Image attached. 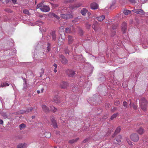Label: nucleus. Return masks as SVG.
I'll return each instance as SVG.
<instances>
[{
    "instance_id": "1",
    "label": "nucleus",
    "mask_w": 148,
    "mask_h": 148,
    "mask_svg": "<svg viewBox=\"0 0 148 148\" xmlns=\"http://www.w3.org/2000/svg\"><path fill=\"white\" fill-rule=\"evenodd\" d=\"M47 46L46 48L44 49V51L45 52H43L42 51V52L40 51L38 52V54L37 55L36 54H35V52L34 53H33V55L34 56V58H36L37 56L38 57H40L41 58H45L46 57V54L48 52L50 51L51 49V47L50 43H47Z\"/></svg>"
},
{
    "instance_id": "2",
    "label": "nucleus",
    "mask_w": 148,
    "mask_h": 148,
    "mask_svg": "<svg viewBox=\"0 0 148 148\" xmlns=\"http://www.w3.org/2000/svg\"><path fill=\"white\" fill-rule=\"evenodd\" d=\"M61 12L62 14H60V17L62 18L67 19L71 18L72 17V15L68 11V8H64L63 9H61Z\"/></svg>"
},
{
    "instance_id": "3",
    "label": "nucleus",
    "mask_w": 148,
    "mask_h": 148,
    "mask_svg": "<svg viewBox=\"0 0 148 148\" xmlns=\"http://www.w3.org/2000/svg\"><path fill=\"white\" fill-rule=\"evenodd\" d=\"M37 8H39L42 11L44 12H48L50 9L49 7L46 5L43 4V3H41L37 5Z\"/></svg>"
},
{
    "instance_id": "4",
    "label": "nucleus",
    "mask_w": 148,
    "mask_h": 148,
    "mask_svg": "<svg viewBox=\"0 0 148 148\" xmlns=\"http://www.w3.org/2000/svg\"><path fill=\"white\" fill-rule=\"evenodd\" d=\"M147 102L146 99L142 98L140 101V104L141 109L144 111L146 110Z\"/></svg>"
},
{
    "instance_id": "5",
    "label": "nucleus",
    "mask_w": 148,
    "mask_h": 148,
    "mask_svg": "<svg viewBox=\"0 0 148 148\" xmlns=\"http://www.w3.org/2000/svg\"><path fill=\"white\" fill-rule=\"evenodd\" d=\"M56 32L55 31H53L48 34L47 36V39L48 40H55L56 39Z\"/></svg>"
},
{
    "instance_id": "6",
    "label": "nucleus",
    "mask_w": 148,
    "mask_h": 148,
    "mask_svg": "<svg viewBox=\"0 0 148 148\" xmlns=\"http://www.w3.org/2000/svg\"><path fill=\"white\" fill-rule=\"evenodd\" d=\"M26 110H21L18 111V113L19 114H22L24 113L27 114L29 112L32 111L33 110V108L32 107H30L29 108H27Z\"/></svg>"
},
{
    "instance_id": "7",
    "label": "nucleus",
    "mask_w": 148,
    "mask_h": 148,
    "mask_svg": "<svg viewBox=\"0 0 148 148\" xmlns=\"http://www.w3.org/2000/svg\"><path fill=\"white\" fill-rule=\"evenodd\" d=\"M92 28L95 31H99L100 30V28L99 26L98 23L97 22L95 21L93 23Z\"/></svg>"
},
{
    "instance_id": "8",
    "label": "nucleus",
    "mask_w": 148,
    "mask_h": 148,
    "mask_svg": "<svg viewBox=\"0 0 148 148\" xmlns=\"http://www.w3.org/2000/svg\"><path fill=\"white\" fill-rule=\"evenodd\" d=\"M130 138L131 140L134 142L137 141L139 140V137L136 134H133L130 135Z\"/></svg>"
},
{
    "instance_id": "9",
    "label": "nucleus",
    "mask_w": 148,
    "mask_h": 148,
    "mask_svg": "<svg viewBox=\"0 0 148 148\" xmlns=\"http://www.w3.org/2000/svg\"><path fill=\"white\" fill-rule=\"evenodd\" d=\"M66 73L70 77H73L75 74V72L73 70L70 69L67 70L66 71Z\"/></svg>"
},
{
    "instance_id": "10",
    "label": "nucleus",
    "mask_w": 148,
    "mask_h": 148,
    "mask_svg": "<svg viewBox=\"0 0 148 148\" xmlns=\"http://www.w3.org/2000/svg\"><path fill=\"white\" fill-rule=\"evenodd\" d=\"M59 59L63 64H66L67 62V59L62 55H61L60 56Z\"/></svg>"
},
{
    "instance_id": "11",
    "label": "nucleus",
    "mask_w": 148,
    "mask_h": 148,
    "mask_svg": "<svg viewBox=\"0 0 148 148\" xmlns=\"http://www.w3.org/2000/svg\"><path fill=\"white\" fill-rule=\"evenodd\" d=\"M82 5L81 3H77L73 5H71L70 6L69 8L72 10H75L76 8L80 7Z\"/></svg>"
},
{
    "instance_id": "12",
    "label": "nucleus",
    "mask_w": 148,
    "mask_h": 148,
    "mask_svg": "<svg viewBox=\"0 0 148 148\" xmlns=\"http://www.w3.org/2000/svg\"><path fill=\"white\" fill-rule=\"evenodd\" d=\"M68 85V84L67 82L63 81L60 83V86L61 88L65 89L67 88Z\"/></svg>"
},
{
    "instance_id": "13",
    "label": "nucleus",
    "mask_w": 148,
    "mask_h": 148,
    "mask_svg": "<svg viewBox=\"0 0 148 148\" xmlns=\"http://www.w3.org/2000/svg\"><path fill=\"white\" fill-rule=\"evenodd\" d=\"M51 120L52 123L51 125L53 127L55 128H57L58 125L56 120L52 117L51 118Z\"/></svg>"
},
{
    "instance_id": "14",
    "label": "nucleus",
    "mask_w": 148,
    "mask_h": 148,
    "mask_svg": "<svg viewBox=\"0 0 148 148\" xmlns=\"http://www.w3.org/2000/svg\"><path fill=\"white\" fill-rule=\"evenodd\" d=\"M132 11L134 12L137 14H144V12L141 9H134L132 10Z\"/></svg>"
},
{
    "instance_id": "15",
    "label": "nucleus",
    "mask_w": 148,
    "mask_h": 148,
    "mask_svg": "<svg viewBox=\"0 0 148 148\" xmlns=\"http://www.w3.org/2000/svg\"><path fill=\"white\" fill-rule=\"evenodd\" d=\"M127 23L125 22H123L122 24L121 29L123 33H126L125 30L127 29Z\"/></svg>"
},
{
    "instance_id": "16",
    "label": "nucleus",
    "mask_w": 148,
    "mask_h": 148,
    "mask_svg": "<svg viewBox=\"0 0 148 148\" xmlns=\"http://www.w3.org/2000/svg\"><path fill=\"white\" fill-rule=\"evenodd\" d=\"M91 8L92 10H95L98 8V5L95 3H92L90 5Z\"/></svg>"
},
{
    "instance_id": "17",
    "label": "nucleus",
    "mask_w": 148,
    "mask_h": 148,
    "mask_svg": "<svg viewBox=\"0 0 148 148\" xmlns=\"http://www.w3.org/2000/svg\"><path fill=\"white\" fill-rule=\"evenodd\" d=\"M64 34L63 35V34L60 35V36L58 38V42L60 43H62L64 41L65 38L64 37Z\"/></svg>"
},
{
    "instance_id": "18",
    "label": "nucleus",
    "mask_w": 148,
    "mask_h": 148,
    "mask_svg": "<svg viewBox=\"0 0 148 148\" xmlns=\"http://www.w3.org/2000/svg\"><path fill=\"white\" fill-rule=\"evenodd\" d=\"M43 22L40 20H38L35 23V25H36L38 26H40L43 24ZM33 24L32 25V26L34 25Z\"/></svg>"
},
{
    "instance_id": "19",
    "label": "nucleus",
    "mask_w": 148,
    "mask_h": 148,
    "mask_svg": "<svg viewBox=\"0 0 148 148\" xmlns=\"http://www.w3.org/2000/svg\"><path fill=\"white\" fill-rule=\"evenodd\" d=\"M59 97L58 95L55 96L53 98V101L56 103H60L59 99L58 98Z\"/></svg>"
},
{
    "instance_id": "20",
    "label": "nucleus",
    "mask_w": 148,
    "mask_h": 148,
    "mask_svg": "<svg viewBox=\"0 0 148 148\" xmlns=\"http://www.w3.org/2000/svg\"><path fill=\"white\" fill-rule=\"evenodd\" d=\"M42 107L43 110L46 112H49V108L45 105H42Z\"/></svg>"
},
{
    "instance_id": "21",
    "label": "nucleus",
    "mask_w": 148,
    "mask_h": 148,
    "mask_svg": "<svg viewBox=\"0 0 148 148\" xmlns=\"http://www.w3.org/2000/svg\"><path fill=\"white\" fill-rule=\"evenodd\" d=\"M97 20L99 21H102L105 18V16L104 15L98 16L96 17Z\"/></svg>"
},
{
    "instance_id": "22",
    "label": "nucleus",
    "mask_w": 148,
    "mask_h": 148,
    "mask_svg": "<svg viewBox=\"0 0 148 148\" xmlns=\"http://www.w3.org/2000/svg\"><path fill=\"white\" fill-rule=\"evenodd\" d=\"M88 12V10L86 8H83L81 10V13L83 15L85 16Z\"/></svg>"
},
{
    "instance_id": "23",
    "label": "nucleus",
    "mask_w": 148,
    "mask_h": 148,
    "mask_svg": "<svg viewBox=\"0 0 148 148\" xmlns=\"http://www.w3.org/2000/svg\"><path fill=\"white\" fill-rule=\"evenodd\" d=\"M68 39L69 44H70L72 43L74 40L73 37L71 36H68Z\"/></svg>"
},
{
    "instance_id": "24",
    "label": "nucleus",
    "mask_w": 148,
    "mask_h": 148,
    "mask_svg": "<svg viewBox=\"0 0 148 148\" xmlns=\"http://www.w3.org/2000/svg\"><path fill=\"white\" fill-rule=\"evenodd\" d=\"M24 81V83L23 84V89L24 90H25L27 88V85L26 82L27 81L25 79H23Z\"/></svg>"
},
{
    "instance_id": "25",
    "label": "nucleus",
    "mask_w": 148,
    "mask_h": 148,
    "mask_svg": "<svg viewBox=\"0 0 148 148\" xmlns=\"http://www.w3.org/2000/svg\"><path fill=\"white\" fill-rule=\"evenodd\" d=\"M122 137L121 135L118 136L116 139V141L117 142V143L120 145L121 143V138Z\"/></svg>"
},
{
    "instance_id": "26",
    "label": "nucleus",
    "mask_w": 148,
    "mask_h": 148,
    "mask_svg": "<svg viewBox=\"0 0 148 148\" xmlns=\"http://www.w3.org/2000/svg\"><path fill=\"white\" fill-rule=\"evenodd\" d=\"M44 136L46 138H49L51 136V134L48 132H45L44 134Z\"/></svg>"
},
{
    "instance_id": "27",
    "label": "nucleus",
    "mask_w": 148,
    "mask_h": 148,
    "mask_svg": "<svg viewBox=\"0 0 148 148\" xmlns=\"http://www.w3.org/2000/svg\"><path fill=\"white\" fill-rule=\"evenodd\" d=\"M1 115L5 119L8 118V117L7 114L6 112H2L1 113Z\"/></svg>"
},
{
    "instance_id": "28",
    "label": "nucleus",
    "mask_w": 148,
    "mask_h": 148,
    "mask_svg": "<svg viewBox=\"0 0 148 148\" xmlns=\"http://www.w3.org/2000/svg\"><path fill=\"white\" fill-rule=\"evenodd\" d=\"M123 13L125 15H127L131 13V11L130 10H123Z\"/></svg>"
},
{
    "instance_id": "29",
    "label": "nucleus",
    "mask_w": 148,
    "mask_h": 148,
    "mask_svg": "<svg viewBox=\"0 0 148 148\" xmlns=\"http://www.w3.org/2000/svg\"><path fill=\"white\" fill-rule=\"evenodd\" d=\"M144 129L140 127L137 130V132L140 134H142L144 132Z\"/></svg>"
},
{
    "instance_id": "30",
    "label": "nucleus",
    "mask_w": 148,
    "mask_h": 148,
    "mask_svg": "<svg viewBox=\"0 0 148 148\" xmlns=\"http://www.w3.org/2000/svg\"><path fill=\"white\" fill-rule=\"evenodd\" d=\"M9 85V84L7 83H2L1 85H0V87H3L4 86H8Z\"/></svg>"
},
{
    "instance_id": "31",
    "label": "nucleus",
    "mask_w": 148,
    "mask_h": 148,
    "mask_svg": "<svg viewBox=\"0 0 148 148\" xmlns=\"http://www.w3.org/2000/svg\"><path fill=\"white\" fill-rule=\"evenodd\" d=\"M79 139L78 138H77L75 139H73L69 141V143H73L77 141Z\"/></svg>"
},
{
    "instance_id": "32",
    "label": "nucleus",
    "mask_w": 148,
    "mask_h": 148,
    "mask_svg": "<svg viewBox=\"0 0 148 148\" xmlns=\"http://www.w3.org/2000/svg\"><path fill=\"white\" fill-rule=\"evenodd\" d=\"M25 125L24 123H22L19 126L20 129L21 130L23 129V128H25Z\"/></svg>"
},
{
    "instance_id": "33",
    "label": "nucleus",
    "mask_w": 148,
    "mask_h": 148,
    "mask_svg": "<svg viewBox=\"0 0 148 148\" xmlns=\"http://www.w3.org/2000/svg\"><path fill=\"white\" fill-rule=\"evenodd\" d=\"M118 115V113H116V114H113L110 118V119L111 120H113L114 118H115Z\"/></svg>"
},
{
    "instance_id": "34",
    "label": "nucleus",
    "mask_w": 148,
    "mask_h": 148,
    "mask_svg": "<svg viewBox=\"0 0 148 148\" xmlns=\"http://www.w3.org/2000/svg\"><path fill=\"white\" fill-rule=\"evenodd\" d=\"M25 144H23L22 143L20 144H19L18 146L17 147L18 148H23L24 147V146H25Z\"/></svg>"
},
{
    "instance_id": "35",
    "label": "nucleus",
    "mask_w": 148,
    "mask_h": 148,
    "mask_svg": "<svg viewBox=\"0 0 148 148\" xmlns=\"http://www.w3.org/2000/svg\"><path fill=\"white\" fill-rule=\"evenodd\" d=\"M121 130V128L120 127H118L116 130L115 134H117L119 133Z\"/></svg>"
},
{
    "instance_id": "36",
    "label": "nucleus",
    "mask_w": 148,
    "mask_h": 148,
    "mask_svg": "<svg viewBox=\"0 0 148 148\" xmlns=\"http://www.w3.org/2000/svg\"><path fill=\"white\" fill-rule=\"evenodd\" d=\"M51 109L53 112H56L57 110V109L53 106H51L50 107Z\"/></svg>"
},
{
    "instance_id": "37",
    "label": "nucleus",
    "mask_w": 148,
    "mask_h": 148,
    "mask_svg": "<svg viewBox=\"0 0 148 148\" xmlns=\"http://www.w3.org/2000/svg\"><path fill=\"white\" fill-rule=\"evenodd\" d=\"M65 31L67 33H70L71 32L70 28L69 27H66L65 29Z\"/></svg>"
},
{
    "instance_id": "38",
    "label": "nucleus",
    "mask_w": 148,
    "mask_h": 148,
    "mask_svg": "<svg viewBox=\"0 0 148 148\" xmlns=\"http://www.w3.org/2000/svg\"><path fill=\"white\" fill-rule=\"evenodd\" d=\"M23 12L24 13L27 15H29L30 14L28 10L27 9L24 10L23 11Z\"/></svg>"
},
{
    "instance_id": "39",
    "label": "nucleus",
    "mask_w": 148,
    "mask_h": 148,
    "mask_svg": "<svg viewBox=\"0 0 148 148\" xmlns=\"http://www.w3.org/2000/svg\"><path fill=\"white\" fill-rule=\"evenodd\" d=\"M123 105L125 108L127 107L128 106V103L126 101H124L123 103Z\"/></svg>"
},
{
    "instance_id": "40",
    "label": "nucleus",
    "mask_w": 148,
    "mask_h": 148,
    "mask_svg": "<svg viewBox=\"0 0 148 148\" xmlns=\"http://www.w3.org/2000/svg\"><path fill=\"white\" fill-rule=\"evenodd\" d=\"M52 16L54 17H55L58 20H59L60 19V17L54 13H52Z\"/></svg>"
},
{
    "instance_id": "41",
    "label": "nucleus",
    "mask_w": 148,
    "mask_h": 148,
    "mask_svg": "<svg viewBox=\"0 0 148 148\" xmlns=\"http://www.w3.org/2000/svg\"><path fill=\"white\" fill-rule=\"evenodd\" d=\"M5 11L8 13L12 12V11L9 8L5 9L4 10Z\"/></svg>"
},
{
    "instance_id": "42",
    "label": "nucleus",
    "mask_w": 148,
    "mask_h": 148,
    "mask_svg": "<svg viewBox=\"0 0 148 148\" xmlns=\"http://www.w3.org/2000/svg\"><path fill=\"white\" fill-rule=\"evenodd\" d=\"M114 104L115 105L118 106L120 104V102L119 100H117L115 101Z\"/></svg>"
},
{
    "instance_id": "43",
    "label": "nucleus",
    "mask_w": 148,
    "mask_h": 148,
    "mask_svg": "<svg viewBox=\"0 0 148 148\" xmlns=\"http://www.w3.org/2000/svg\"><path fill=\"white\" fill-rule=\"evenodd\" d=\"M91 26V25L88 23H87L86 24V27L87 29H88L90 28Z\"/></svg>"
},
{
    "instance_id": "44",
    "label": "nucleus",
    "mask_w": 148,
    "mask_h": 148,
    "mask_svg": "<svg viewBox=\"0 0 148 148\" xmlns=\"http://www.w3.org/2000/svg\"><path fill=\"white\" fill-rule=\"evenodd\" d=\"M14 42L13 40H11L10 43V45L11 47H12L14 46Z\"/></svg>"
},
{
    "instance_id": "45",
    "label": "nucleus",
    "mask_w": 148,
    "mask_h": 148,
    "mask_svg": "<svg viewBox=\"0 0 148 148\" xmlns=\"http://www.w3.org/2000/svg\"><path fill=\"white\" fill-rule=\"evenodd\" d=\"M127 141L128 143V144L130 145H132V143L130 141V140L129 139H127Z\"/></svg>"
},
{
    "instance_id": "46",
    "label": "nucleus",
    "mask_w": 148,
    "mask_h": 148,
    "mask_svg": "<svg viewBox=\"0 0 148 148\" xmlns=\"http://www.w3.org/2000/svg\"><path fill=\"white\" fill-rule=\"evenodd\" d=\"M53 7L54 8H56L59 6V5L57 4H52Z\"/></svg>"
},
{
    "instance_id": "47",
    "label": "nucleus",
    "mask_w": 148,
    "mask_h": 148,
    "mask_svg": "<svg viewBox=\"0 0 148 148\" xmlns=\"http://www.w3.org/2000/svg\"><path fill=\"white\" fill-rule=\"evenodd\" d=\"M78 97L77 96H76L75 98L73 99V101H74L75 102H77L78 99Z\"/></svg>"
},
{
    "instance_id": "48",
    "label": "nucleus",
    "mask_w": 148,
    "mask_h": 148,
    "mask_svg": "<svg viewBox=\"0 0 148 148\" xmlns=\"http://www.w3.org/2000/svg\"><path fill=\"white\" fill-rule=\"evenodd\" d=\"M122 85L123 87H126L127 86V82L126 84H125L124 82H123L122 84Z\"/></svg>"
},
{
    "instance_id": "49",
    "label": "nucleus",
    "mask_w": 148,
    "mask_h": 148,
    "mask_svg": "<svg viewBox=\"0 0 148 148\" xmlns=\"http://www.w3.org/2000/svg\"><path fill=\"white\" fill-rule=\"evenodd\" d=\"M88 85H89V86H91L92 84L91 83V82H87V86L88 87Z\"/></svg>"
},
{
    "instance_id": "50",
    "label": "nucleus",
    "mask_w": 148,
    "mask_h": 148,
    "mask_svg": "<svg viewBox=\"0 0 148 148\" xmlns=\"http://www.w3.org/2000/svg\"><path fill=\"white\" fill-rule=\"evenodd\" d=\"M132 106L134 109L136 110L137 109V107L135 104H133Z\"/></svg>"
},
{
    "instance_id": "51",
    "label": "nucleus",
    "mask_w": 148,
    "mask_h": 148,
    "mask_svg": "<svg viewBox=\"0 0 148 148\" xmlns=\"http://www.w3.org/2000/svg\"><path fill=\"white\" fill-rule=\"evenodd\" d=\"M64 52H65V53L66 54H69V50L67 49H65V50H64Z\"/></svg>"
},
{
    "instance_id": "52",
    "label": "nucleus",
    "mask_w": 148,
    "mask_h": 148,
    "mask_svg": "<svg viewBox=\"0 0 148 148\" xmlns=\"http://www.w3.org/2000/svg\"><path fill=\"white\" fill-rule=\"evenodd\" d=\"M131 3H136V1L135 0H128Z\"/></svg>"
},
{
    "instance_id": "53",
    "label": "nucleus",
    "mask_w": 148,
    "mask_h": 148,
    "mask_svg": "<svg viewBox=\"0 0 148 148\" xmlns=\"http://www.w3.org/2000/svg\"><path fill=\"white\" fill-rule=\"evenodd\" d=\"M12 3L14 4H16V3L17 0H11Z\"/></svg>"
},
{
    "instance_id": "54",
    "label": "nucleus",
    "mask_w": 148,
    "mask_h": 148,
    "mask_svg": "<svg viewBox=\"0 0 148 148\" xmlns=\"http://www.w3.org/2000/svg\"><path fill=\"white\" fill-rule=\"evenodd\" d=\"M88 138H86L85 140H84L83 142L84 143H85L87 141H88Z\"/></svg>"
},
{
    "instance_id": "55",
    "label": "nucleus",
    "mask_w": 148,
    "mask_h": 148,
    "mask_svg": "<svg viewBox=\"0 0 148 148\" xmlns=\"http://www.w3.org/2000/svg\"><path fill=\"white\" fill-rule=\"evenodd\" d=\"M105 106H106V108H109L110 105L108 103H107L106 104Z\"/></svg>"
},
{
    "instance_id": "56",
    "label": "nucleus",
    "mask_w": 148,
    "mask_h": 148,
    "mask_svg": "<svg viewBox=\"0 0 148 148\" xmlns=\"http://www.w3.org/2000/svg\"><path fill=\"white\" fill-rule=\"evenodd\" d=\"M11 1V0H5V2L6 3H8Z\"/></svg>"
},
{
    "instance_id": "57",
    "label": "nucleus",
    "mask_w": 148,
    "mask_h": 148,
    "mask_svg": "<svg viewBox=\"0 0 148 148\" xmlns=\"http://www.w3.org/2000/svg\"><path fill=\"white\" fill-rule=\"evenodd\" d=\"M3 123V121L2 120L0 119V124H2Z\"/></svg>"
},
{
    "instance_id": "58",
    "label": "nucleus",
    "mask_w": 148,
    "mask_h": 148,
    "mask_svg": "<svg viewBox=\"0 0 148 148\" xmlns=\"http://www.w3.org/2000/svg\"><path fill=\"white\" fill-rule=\"evenodd\" d=\"M53 66L55 67V68H57V64H55V63L54 64H53Z\"/></svg>"
},
{
    "instance_id": "59",
    "label": "nucleus",
    "mask_w": 148,
    "mask_h": 148,
    "mask_svg": "<svg viewBox=\"0 0 148 148\" xmlns=\"http://www.w3.org/2000/svg\"><path fill=\"white\" fill-rule=\"evenodd\" d=\"M76 57L77 58H80L82 57V56L80 55H77L76 56Z\"/></svg>"
},
{
    "instance_id": "60",
    "label": "nucleus",
    "mask_w": 148,
    "mask_h": 148,
    "mask_svg": "<svg viewBox=\"0 0 148 148\" xmlns=\"http://www.w3.org/2000/svg\"><path fill=\"white\" fill-rule=\"evenodd\" d=\"M87 14L88 16H90L91 14V13L90 12H88Z\"/></svg>"
},
{
    "instance_id": "61",
    "label": "nucleus",
    "mask_w": 148,
    "mask_h": 148,
    "mask_svg": "<svg viewBox=\"0 0 148 148\" xmlns=\"http://www.w3.org/2000/svg\"><path fill=\"white\" fill-rule=\"evenodd\" d=\"M56 68H55L53 70L54 72L55 73H56V72H57V70H56Z\"/></svg>"
},
{
    "instance_id": "62",
    "label": "nucleus",
    "mask_w": 148,
    "mask_h": 148,
    "mask_svg": "<svg viewBox=\"0 0 148 148\" xmlns=\"http://www.w3.org/2000/svg\"><path fill=\"white\" fill-rule=\"evenodd\" d=\"M37 93L38 94H39V93H40V90H37Z\"/></svg>"
},
{
    "instance_id": "63",
    "label": "nucleus",
    "mask_w": 148,
    "mask_h": 148,
    "mask_svg": "<svg viewBox=\"0 0 148 148\" xmlns=\"http://www.w3.org/2000/svg\"><path fill=\"white\" fill-rule=\"evenodd\" d=\"M89 57H90V58H91V57H93V58H94L95 57H94V56H93V55H91V54H90V55H89Z\"/></svg>"
},
{
    "instance_id": "64",
    "label": "nucleus",
    "mask_w": 148,
    "mask_h": 148,
    "mask_svg": "<svg viewBox=\"0 0 148 148\" xmlns=\"http://www.w3.org/2000/svg\"><path fill=\"white\" fill-rule=\"evenodd\" d=\"M43 90H44V89L43 88H42L41 89V92H43Z\"/></svg>"
}]
</instances>
